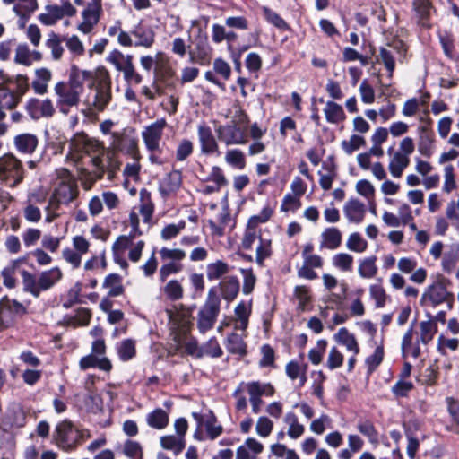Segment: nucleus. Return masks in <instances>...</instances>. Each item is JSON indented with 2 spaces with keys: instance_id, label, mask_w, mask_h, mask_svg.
I'll use <instances>...</instances> for the list:
<instances>
[{
  "instance_id": "1a4fd4ad",
  "label": "nucleus",
  "mask_w": 459,
  "mask_h": 459,
  "mask_svg": "<svg viewBox=\"0 0 459 459\" xmlns=\"http://www.w3.org/2000/svg\"><path fill=\"white\" fill-rule=\"evenodd\" d=\"M213 48L209 43L208 35L199 30L194 41V47L189 48V62L206 66L211 64L212 59Z\"/></svg>"
},
{
  "instance_id": "a19ab883",
  "label": "nucleus",
  "mask_w": 459,
  "mask_h": 459,
  "mask_svg": "<svg viewBox=\"0 0 459 459\" xmlns=\"http://www.w3.org/2000/svg\"><path fill=\"white\" fill-rule=\"evenodd\" d=\"M92 90H95V97L92 103L94 108L102 112L105 110L107 106L109 104L112 99L111 89L100 88V87H93Z\"/></svg>"
},
{
  "instance_id": "c03bdc74",
  "label": "nucleus",
  "mask_w": 459,
  "mask_h": 459,
  "mask_svg": "<svg viewBox=\"0 0 459 459\" xmlns=\"http://www.w3.org/2000/svg\"><path fill=\"white\" fill-rule=\"evenodd\" d=\"M410 163V160L407 156L397 152L394 154L391 160L388 169L390 173L394 178L402 177L403 171Z\"/></svg>"
},
{
  "instance_id": "13d9d810",
  "label": "nucleus",
  "mask_w": 459,
  "mask_h": 459,
  "mask_svg": "<svg viewBox=\"0 0 459 459\" xmlns=\"http://www.w3.org/2000/svg\"><path fill=\"white\" fill-rule=\"evenodd\" d=\"M333 264L342 272H351L353 256L347 253H339L333 255Z\"/></svg>"
},
{
  "instance_id": "37998d69",
  "label": "nucleus",
  "mask_w": 459,
  "mask_h": 459,
  "mask_svg": "<svg viewBox=\"0 0 459 459\" xmlns=\"http://www.w3.org/2000/svg\"><path fill=\"white\" fill-rule=\"evenodd\" d=\"M223 354V351L216 337L210 338L206 342L201 346L200 352L197 354V359H201L204 356H209L211 358H220Z\"/></svg>"
},
{
  "instance_id": "c9c22d12",
  "label": "nucleus",
  "mask_w": 459,
  "mask_h": 459,
  "mask_svg": "<svg viewBox=\"0 0 459 459\" xmlns=\"http://www.w3.org/2000/svg\"><path fill=\"white\" fill-rule=\"evenodd\" d=\"M377 256L371 255L359 260L358 273L361 278L371 279L374 278L378 271L377 265Z\"/></svg>"
},
{
  "instance_id": "ddd939ff",
  "label": "nucleus",
  "mask_w": 459,
  "mask_h": 459,
  "mask_svg": "<svg viewBox=\"0 0 459 459\" xmlns=\"http://www.w3.org/2000/svg\"><path fill=\"white\" fill-rule=\"evenodd\" d=\"M217 136L226 145L245 144L247 143L246 127H241L235 120L226 125H221L216 128Z\"/></svg>"
},
{
  "instance_id": "f257e3e1",
  "label": "nucleus",
  "mask_w": 459,
  "mask_h": 459,
  "mask_svg": "<svg viewBox=\"0 0 459 459\" xmlns=\"http://www.w3.org/2000/svg\"><path fill=\"white\" fill-rule=\"evenodd\" d=\"M30 87V79L27 74L12 75L4 69H0V136L7 132V125L3 122L6 117L4 109H15Z\"/></svg>"
},
{
  "instance_id": "a878e982",
  "label": "nucleus",
  "mask_w": 459,
  "mask_h": 459,
  "mask_svg": "<svg viewBox=\"0 0 459 459\" xmlns=\"http://www.w3.org/2000/svg\"><path fill=\"white\" fill-rule=\"evenodd\" d=\"M412 10L416 13L419 23L422 26H428L431 13L436 11V8L432 0H413Z\"/></svg>"
},
{
  "instance_id": "49530a36",
  "label": "nucleus",
  "mask_w": 459,
  "mask_h": 459,
  "mask_svg": "<svg viewBox=\"0 0 459 459\" xmlns=\"http://www.w3.org/2000/svg\"><path fill=\"white\" fill-rule=\"evenodd\" d=\"M160 446L167 450H172L178 455L186 447V441L184 438L176 437L173 435H167L160 437Z\"/></svg>"
},
{
  "instance_id": "39448f33",
  "label": "nucleus",
  "mask_w": 459,
  "mask_h": 459,
  "mask_svg": "<svg viewBox=\"0 0 459 459\" xmlns=\"http://www.w3.org/2000/svg\"><path fill=\"white\" fill-rule=\"evenodd\" d=\"M25 177L22 162L13 153L0 157V181L9 187L20 185Z\"/></svg>"
},
{
  "instance_id": "2eb2a0df",
  "label": "nucleus",
  "mask_w": 459,
  "mask_h": 459,
  "mask_svg": "<svg viewBox=\"0 0 459 459\" xmlns=\"http://www.w3.org/2000/svg\"><path fill=\"white\" fill-rule=\"evenodd\" d=\"M24 108L32 120H39L42 117L51 118L56 114L53 101L49 98L42 100L35 97L30 98L26 101Z\"/></svg>"
},
{
  "instance_id": "4c0bfd02",
  "label": "nucleus",
  "mask_w": 459,
  "mask_h": 459,
  "mask_svg": "<svg viewBox=\"0 0 459 459\" xmlns=\"http://www.w3.org/2000/svg\"><path fill=\"white\" fill-rule=\"evenodd\" d=\"M438 331L437 324L434 320L428 318L426 321L420 323V337L419 340L422 344L428 345Z\"/></svg>"
},
{
  "instance_id": "2f4dec72",
  "label": "nucleus",
  "mask_w": 459,
  "mask_h": 459,
  "mask_svg": "<svg viewBox=\"0 0 459 459\" xmlns=\"http://www.w3.org/2000/svg\"><path fill=\"white\" fill-rule=\"evenodd\" d=\"M219 224L212 219L207 221L209 227L211 228V234L215 237H222L225 234V227L231 221V215L229 211V207L225 206L222 208V212L218 216Z\"/></svg>"
},
{
  "instance_id": "de8ad7c7",
  "label": "nucleus",
  "mask_w": 459,
  "mask_h": 459,
  "mask_svg": "<svg viewBox=\"0 0 459 459\" xmlns=\"http://www.w3.org/2000/svg\"><path fill=\"white\" fill-rule=\"evenodd\" d=\"M376 63L384 65L388 72V77H393L395 70V60L390 50L385 47H380L379 54L376 56Z\"/></svg>"
},
{
  "instance_id": "393cba45",
  "label": "nucleus",
  "mask_w": 459,
  "mask_h": 459,
  "mask_svg": "<svg viewBox=\"0 0 459 459\" xmlns=\"http://www.w3.org/2000/svg\"><path fill=\"white\" fill-rule=\"evenodd\" d=\"M136 40L134 41V47H144L146 48H151L155 41V33L152 28L143 25H137L131 31Z\"/></svg>"
},
{
  "instance_id": "72a5a7b5",
  "label": "nucleus",
  "mask_w": 459,
  "mask_h": 459,
  "mask_svg": "<svg viewBox=\"0 0 459 459\" xmlns=\"http://www.w3.org/2000/svg\"><path fill=\"white\" fill-rule=\"evenodd\" d=\"M169 414L161 408H156L147 414V424L156 429H163L169 425Z\"/></svg>"
},
{
  "instance_id": "5701e85b",
  "label": "nucleus",
  "mask_w": 459,
  "mask_h": 459,
  "mask_svg": "<svg viewBox=\"0 0 459 459\" xmlns=\"http://www.w3.org/2000/svg\"><path fill=\"white\" fill-rule=\"evenodd\" d=\"M182 185V173L179 170H172L168 173L160 184L159 190L163 197L176 193Z\"/></svg>"
},
{
  "instance_id": "aec40b11",
  "label": "nucleus",
  "mask_w": 459,
  "mask_h": 459,
  "mask_svg": "<svg viewBox=\"0 0 459 459\" xmlns=\"http://www.w3.org/2000/svg\"><path fill=\"white\" fill-rule=\"evenodd\" d=\"M166 126V119L160 118L145 127L144 131L142 133V136L146 149H157V143L160 142Z\"/></svg>"
},
{
  "instance_id": "0e129e2a",
  "label": "nucleus",
  "mask_w": 459,
  "mask_h": 459,
  "mask_svg": "<svg viewBox=\"0 0 459 459\" xmlns=\"http://www.w3.org/2000/svg\"><path fill=\"white\" fill-rule=\"evenodd\" d=\"M439 42L444 51L445 56L450 60L455 59V40L454 37L449 32H445L439 35Z\"/></svg>"
},
{
  "instance_id": "4d7b16f0",
  "label": "nucleus",
  "mask_w": 459,
  "mask_h": 459,
  "mask_svg": "<svg viewBox=\"0 0 459 459\" xmlns=\"http://www.w3.org/2000/svg\"><path fill=\"white\" fill-rule=\"evenodd\" d=\"M261 354H262V358L259 360L260 368H268V367L275 368L276 367V365H275V359H276L275 351L270 344L265 343V344L262 345Z\"/></svg>"
},
{
  "instance_id": "8fccbe9b",
  "label": "nucleus",
  "mask_w": 459,
  "mask_h": 459,
  "mask_svg": "<svg viewBox=\"0 0 459 459\" xmlns=\"http://www.w3.org/2000/svg\"><path fill=\"white\" fill-rule=\"evenodd\" d=\"M325 246L329 249H336L342 244V233L339 229L331 227L322 233Z\"/></svg>"
},
{
  "instance_id": "052dcab7",
  "label": "nucleus",
  "mask_w": 459,
  "mask_h": 459,
  "mask_svg": "<svg viewBox=\"0 0 459 459\" xmlns=\"http://www.w3.org/2000/svg\"><path fill=\"white\" fill-rule=\"evenodd\" d=\"M346 246L351 251L362 253L367 250L368 242L362 238L359 232H354L350 235Z\"/></svg>"
},
{
  "instance_id": "e433bc0d",
  "label": "nucleus",
  "mask_w": 459,
  "mask_h": 459,
  "mask_svg": "<svg viewBox=\"0 0 459 459\" xmlns=\"http://www.w3.org/2000/svg\"><path fill=\"white\" fill-rule=\"evenodd\" d=\"M117 352L122 361H128L136 356L135 341L125 339L117 344Z\"/></svg>"
},
{
  "instance_id": "f704fd0d",
  "label": "nucleus",
  "mask_w": 459,
  "mask_h": 459,
  "mask_svg": "<svg viewBox=\"0 0 459 459\" xmlns=\"http://www.w3.org/2000/svg\"><path fill=\"white\" fill-rule=\"evenodd\" d=\"M324 112L327 122L331 124H338L346 118L342 107L333 100L326 102Z\"/></svg>"
},
{
  "instance_id": "9d476101",
  "label": "nucleus",
  "mask_w": 459,
  "mask_h": 459,
  "mask_svg": "<svg viewBox=\"0 0 459 459\" xmlns=\"http://www.w3.org/2000/svg\"><path fill=\"white\" fill-rule=\"evenodd\" d=\"M177 81L176 71L169 63H160L156 65L152 83L156 94L160 96L164 94L165 90H175Z\"/></svg>"
},
{
  "instance_id": "9b49d317",
  "label": "nucleus",
  "mask_w": 459,
  "mask_h": 459,
  "mask_svg": "<svg viewBox=\"0 0 459 459\" xmlns=\"http://www.w3.org/2000/svg\"><path fill=\"white\" fill-rule=\"evenodd\" d=\"M56 95L57 96L56 107L59 112L64 115L70 113L71 108L78 106L80 103L81 93L73 89L65 81H60L54 87Z\"/></svg>"
},
{
  "instance_id": "c85d7f7f",
  "label": "nucleus",
  "mask_w": 459,
  "mask_h": 459,
  "mask_svg": "<svg viewBox=\"0 0 459 459\" xmlns=\"http://www.w3.org/2000/svg\"><path fill=\"white\" fill-rule=\"evenodd\" d=\"M39 144L36 135L29 133L18 134L14 137V145L18 152L23 154H31Z\"/></svg>"
},
{
  "instance_id": "c756f323",
  "label": "nucleus",
  "mask_w": 459,
  "mask_h": 459,
  "mask_svg": "<svg viewBox=\"0 0 459 459\" xmlns=\"http://www.w3.org/2000/svg\"><path fill=\"white\" fill-rule=\"evenodd\" d=\"M344 213L350 221L359 223L365 215V205L358 199H351L346 203Z\"/></svg>"
},
{
  "instance_id": "774afa93",
  "label": "nucleus",
  "mask_w": 459,
  "mask_h": 459,
  "mask_svg": "<svg viewBox=\"0 0 459 459\" xmlns=\"http://www.w3.org/2000/svg\"><path fill=\"white\" fill-rule=\"evenodd\" d=\"M446 403L452 423L455 427H459V398L447 396L446 398Z\"/></svg>"
},
{
  "instance_id": "f8f14e48",
  "label": "nucleus",
  "mask_w": 459,
  "mask_h": 459,
  "mask_svg": "<svg viewBox=\"0 0 459 459\" xmlns=\"http://www.w3.org/2000/svg\"><path fill=\"white\" fill-rule=\"evenodd\" d=\"M70 148L78 153L87 155L105 154V146L98 139L90 137L84 132L76 133L70 141Z\"/></svg>"
},
{
  "instance_id": "864d4df0",
  "label": "nucleus",
  "mask_w": 459,
  "mask_h": 459,
  "mask_svg": "<svg viewBox=\"0 0 459 459\" xmlns=\"http://www.w3.org/2000/svg\"><path fill=\"white\" fill-rule=\"evenodd\" d=\"M17 270V262H11L2 269L1 276L3 278V284L6 288L13 289L16 287L17 280L15 278V274Z\"/></svg>"
},
{
  "instance_id": "4468645a",
  "label": "nucleus",
  "mask_w": 459,
  "mask_h": 459,
  "mask_svg": "<svg viewBox=\"0 0 459 459\" xmlns=\"http://www.w3.org/2000/svg\"><path fill=\"white\" fill-rule=\"evenodd\" d=\"M73 431L74 425L68 420H65L56 426L53 437L59 448L63 449L64 451L70 452L77 447L79 439L82 437V431L77 430V437L72 441L70 436Z\"/></svg>"
},
{
  "instance_id": "f03ea898",
  "label": "nucleus",
  "mask_w": 459,
  "mask_h": 459,
  "mask_svg": "<svg viewBox=\"0 0 459 459\" xmlns=\"http://www.w3.org/2000/svg\"><path fill=\"white\" fill-rule=\"evenodd\" d=\"M21 276L23 290L31 294L34 298H39L42 291L48 290L63 278V273L58 266H55L43 271L38 280L33 273L26 270L21 271Z\"/></svg>"
},
{
  "instance_id": "603ef678",
  "label": "nucleus",
  "mask_w": 459,
  "mask_h": 459,
  "mask_svg": "<svg viewBox=\"0 0 459 459\" xmlns=\"http://www.w3.org/2000/svg\"><path fill=\"white\" fill-rule=\"evenodd\" d=\"M164 294L170 301H177L183 298L184 289L178 280H170L163 289Z\"/></svg>"
},
{
  "instance_id": "09e8293b",
  "label": "nucleus",
  "mask_w": 459,
  "mask_h": 459,
  "mask_svg": "<svg viewBox=\"0 0 459 459\" xmlns=\"http://www.w3.org/2000/svg\"><path fill=\"white\" fill-rule=\"evenodd\" d=\"M273 255V248H272V240L263 238L261 235H259V245L256 248V256H255V262L260 265L263 266L264 260L270 258Z\"/></svg>"
},
{
  "instance_id": "20e7f679",
  "label": "nucleus",
  "mask_w": 459,
  "mask_h": 459,
  "mask_svg": "<svg viewBox=\"0 0 459 459\" xmlns=\"http://www.w3.org/2000/svg\"><path fill=\"white\" fill-rule=\"evenodd\" d=\"M180 308L181 311L176 314L168 311L170 323L169 335L176 343V351L186 341L193 327L192 310L184 305H181Z\"/></svg>"
},
{
  "instance_id": "680f3d73",
  "label": "nucleus",
  "mask_w": 459,
  "mask_h": 459,
  "mask_svg": "<svg viewBox=\"0 0 459 459\" xmlns=\"http://www.w3.org/2000/svg\"><path fill=\"white\" fill-rule=\"evenodd\" d=\"M82 290V284L77 281L68 291L67 299L63 302V307L69 309L74 305L82 303L80 295Z\"/></svg>"
},
{
  "instance_id": "7ed1b4c3",
  "label": "nucleus",
  "mask_w": 459,
  "mask_h": 459,
  "mask_svg": "<svg viewBox=\"0 0 459 459\" xmlns=\"http://www.w3.org/2000/svg\"><path fill=\"white\" fill-rule=\"evenodd\" d=\"M221 312V297L217 287L209 289L206 299L197 314V328L201 333L212 329Z\"/></svg>"
},
{
  "instance_id": "0eeeda50",
  "label": "nucleus",
  "mask_w": 459,
  "mask_h": 459,
  "mask_svg": "<svg viewBox=\"0 0 459 459\" xmlns=\"http://www.w3.org/2000/svg\"><path fill=\"white\" fill-rule=\"evenodd\" d=\"M452 285L449 279L443 275H438L430 285H429L422 293L420 304L422 307H437L444 304L446 297L450 294L448 287Z\"/></svg>"
},
{
  "instance_id": "cd10ccee",
  "label": "nucleus",
  "mask_w": 459,
  "mask_h": 459,
  "mask_svg": "<svg viewBox=\"0 0 459 459\" xmlns=\"http://www.w3.org/2000/svg\"><path fill=\"white\" fill-rule=\"evenodd\" d=\"M204 417L203 427L205 428L206 436L209 439L214 440L223 433V427L218 424V419L213 411L208 410Z\"/></svg>"
},
{
  "instance_id": "473e14b6",
  "label": "nucleus",
  "mask_w": 459,
  "mask_h": 459,
  "mask_svg": "<svg viewBox=\"0 0 459 459\" xmlns=\"http://www.w3.org/2000/svg\"><path fill=\"white\" fill-rule=\"evenodd\" d=\"M334 338L338 343L344 345L348 351H352L355 355L359 353L358 342L354 334L351 333L347 328H340Z\"/></svg>"
},
{
  "instance_id": "bb28decb",
  "label": "nucleus",
  "mask_w": 459,
  "mask_h": 459,
  "mask_svg": "<svg viewBox=\"0 0 459 459\" xmlns=\"http://www.w3.org/2000/svg\"><path fill=\"white\" fill-rule=\"evenodd\" d=\"M224 345L230 354L238 355L243 358L248 353L247 342L237 333H230L224 342Z\"/></svg>"
},
{
  "instance_id": "ea45409f",
  "label": "nucleus",
  "mask_w": 459,
  "mask_h": 459,
  "mask_svg": "<svg viewBox=\"0 0 459 459\" xmlns=\"http://www.w3.org/2000/svg\"><path fill=\"white\" fill-rule=\"evenodd\" d=\"M230 272L229 264L222 261L217 260L214 263H210L206 266V276L209 281H215L221 279Z\"/></svg>"
},
{
  "instance_id": "69168bd1",
  "label": "nucleus",
  "mask_w": 459,
  "mask_h": 459,
  "mask_svg": "<svg viewBox=\"0 0 459 459\" xmlns=\"http://www.w3.org/2000/svg\"><path fill=\"white\" fill-rule=\"evenodd\" d=\"M194 152V143L189 139H182L176 149L177 161H184Z\"/></svg>"
},
{
  "instance_id": "a18cd8bd",
  "label": "nucleus",
  "mask_w": 459,
  "mask_h": 459,
  "mask_svg": "<svg viewBox=\"0 0 459 459\" xmlns=\"http://www.w3.org/2000/svg\"><path fill=\"white\" fill-rule=\"evenodd\" d=\"M385 357L384 345L380 344L377 346L373 354L369 355L365 359V365L367 367V374L368 376L372 375L377 368L383 362Z\"/></svg>"
},
{
  "instance_id": "4be33fe9",
  "label": "nucleus",
  "mask_w": 459,
  "mask_h": 459,
  "mask_svg": "<svg viewBox=\"0 0 459 459\" xmlns=\"http://www.w3.org/2000/svg\"><path fill=\"white\" fill-rule=\"evenodd\" d=\"M91 78V71L80 69L77 65L72 64L69 69L68 81L65 82L82 94L84 91V82H90Z\"/></svg>"
},
{
  "instance_id": "79ce46f5",
  "label": "nucleus",
  "mask_w": 459,
  "mask_h": 459,
  "mask_svg": "<svg viewBox=\"0 0 459 459\" xmlns=\"http://www.w3.org/2000/svg\"><path fill=\"white\" fill-rule=\"evenodd\" d=\"M357 429L360 434L368 437L371 444L378 445V431L371 420L366 419L359 420Z\"/></svg>"
},
{
  "instance_id": "5fc2aeb1",
  "label": "nucleus",
  "mask_w": 459,
  "mask_h": 459,
  "mask_svg": "<svg viewBox=\"0 0 459 459\" xmlns=\"http://www.w3.org/2000/svg\"><path fill=\"white\" fill-rule=\"evenodd\" d=\"M273 212V208L267 204L262 208L259 214L253 215L248 219L247 226L249 228H257L259 224L267 222L272 218Z\"/></svg>"
},
{
  "instance_id": "7c9ffc66",
  "label": "nucleus",
  "mask_w": 459,
  "mask_h": 459,
  "mask_svg": "<svg viewBox=\"0 0 459 459\" xmlns=\"http://www.w3.org/2000/svg\"><path fill=\"white\" fill-rule=\"evenodd\" d=\"M122 282V276L118 273H112L105 277L102 287L109 289L108 292V297H118L125 292V287Z\"/></svg>"
},
{
  "instance_id": "e2e57ef3",
  "label": "nucleus",
  "mask_w": 459,
  "mask_h": 459,
  "mask_svg": "<svg viewBox=\"0 0 459 459\" xmlns=\"http://www.w3.org/2000/svg\"><path fill=\"white\" fill-rule=\"evenodd\" d=\"M240 273L243 275V286L242 291L245 295H249L255 290L256 283V276L253 272L252 268L240 269Z\"/></svg>"
},
{
  "instance_id": "6ab92c4d",
  "label": "nucleus",
  "mask_w": 459,
  "mask_h": 459,
  "mask_svg": "<svg viewBox=\"0 0 459 459\" xmlns=\"http://www.w3.org/2000/svg\"><path fill=\"white\" fill-rule=\"evenodd\" d=\"M197 135L203 154L212 155L219 152V145L212 134V128L204 122L198 125Z\"/></svg>"
},
{
  "instance_id": "b1692460",
  "label": "nucleus",
  "mask_w": 459,
  "mask_h": 459,
  "mask_svg": "<svg viewBox=\"0 0 459 459\" xmlns=\"http://www.w3.org/2000/svg\"><path fill=\"white\" fill-rule=\"evenodd\" d=\"M112 80L109 71L104 65H99L94 71H91V78L88 82V88L93 87L111 89Z\"/></svg>"
},
{
  "instance_id": "a211bd4d",
  "label": "nucleus",
  "mask_w": 459,
  "mask_h": 459,
  "mask_svg": "<svg viewBox=\"0 0 459 459\" xmlns=\"http://www.w3.org/2000/svg\"><path fill=\"white\" fill-rule=\"evenodd\" d=\"M428 125L419 127L418 151L429 159L434 153L435 133L431 128L432 119L428 118Z\"/></svg>"
},
{
  "instance_id": "412c9836",
  "label": "nucleus",
  "mask_w": 459,
  "mask_h": 459,
  "mask_svg": "<svg viewBox=\"0 0 459 459\" xmlns=\"http://www.w3.org/2000/svg\"><path fill=\"white\" fill-rule=\"evenodd\" d=\"M216 287L221 293V299H223L229 304L237 299L240 290V283L236 275L225 277Z\"/></svg>"
},
{
  "instance_id": "423d86ee",
  "label": "nucleus",
  "mask_w": 459,
  "mask_h": 459,
  "mask_svg": "<svg viewBox=\"0 0 459 459\" xmlns=\"http://www.w3.org/2000/svg\"><path fill=\"white\" fill-rule=\"evenodd\" d=\"M106 60L114 65L115 68L123 73V77L127 84H140L143 81V76L136 71L134 65L133 55H124L118 49H113Z\"/></svg>"
},
{
  "instance_id": "58836bf2",
  "label": "nucleus",
  "mask_w": 459,
  "mask_h": 459,
  "mask_svg": "<svg viewBox=\"0 0 459 459\" xmlns=\"http://www.w3.org/2000/svg\"><path fill=\"white\" fill-rule=\"evenodd\" d=\"M47 13H40L38 16L39 21L46 26L55 25L57 21L63 18L61 8L57 4H48L45 6Z\"/></svg>"
},
{
  "instance_id": "dca6fc26",
  "label": "nucleus",
  "mask_w": 459,
  "mask_h": 459,
  "mask_svg": "<svg viewBox=\"0 0 459 459\" xmlns=\"http://www.w3.org/2000/svg\"><path fill=\"white\" fill-rule=\"evenodd\" d=\"M102 12V0L89 2L86 8L82 12V22L77 26V29L83 34L91 33L94 26L100 22Z\"/></svg>"
},
{
  "instance_id": "f3484780",
  "label": "nucleus",
  "mask_w": 459,
  "mask_h": 459,
  "mask_svg": "<svg viewBox=\"0 0 459 459\" xmlns=\"http://www.w3.org/2000/svg\"><path fill=\"white\" fill-rule=\"evenodd\" d=\"M78 195V185L74 179L63 180L54 189L50 204H56L57 206L61 204H68L76 199Z\"/></svg>"
},
{
  "instance_id": "bf43d9fd",
  "label": "nucleus",
  "mask_w": 459,
  "mask_h": 459,
  "mask_svg": "<svg viewBox=\"0 0 459 459\" xmlns=\"http://www.w3.org/2000/svg\"><path fill=\"white\" fill-rule=\"evenodd\" d=\"M226 161L238 169H243L246 167V158L242 151L238 149L230 150L225 155Z\"/></svg>"
},
{
  "instance_id": "3c124183",
  "label": "nucleus",
  "mask_w": 459,
  "mask_h": 459,
  "mask_svg": "<svg viewBox=\"0 0 459 459\" xmlns=\"http://www.w3.org/2000/svg\"><path fill=\"white\" fill-rule=\"evenodd\" d=\"M294 296L299 300L298 308L301 311L307 310L312 301L309 287L306 285L296 286L294 289Z\"/></svg>"
},
{
  "instance_id": "6e6d98bb",
  "label": "nucleus",
  "mask_w": 459,
  "mask_h": 459,
  "mask_svg": "<svg viewBox=\"0 0 459 459\" xmlns=\"http://www.w3.org/2000/svg\"><path fill=\"white\" fill-rule=\"evenodd\" d=\"M413 389L414 385L411 381L398 379V381L392 386L391 392L395 398L399 399L408 397Z\"/></svg>"
},
{
  "instance_id": "338daca9",
  "label": "nucleus",
  "mask_w": 459,
  "mask_h": 459,
  "mask_svg": "<svg viewBox=\"0 0 459 459\" xmlns=\"http://www.w3.org/2000/svg\"><path fill=\"white\" fill-rule=\"evenodd\" d=\"M46 46L51 49L53 59L59 60L64 53V48L61 45V39L57 34L52 32L49 39L46 41Z\"/></svg>"
},
{
  "instance_id": "6e6552de",
  "label": "nucleus",
  "mask_w": 459,
  "mask_h": 459,
  "mask_svg": "<svg viewBox=\"0 0 459 459\" xmlns=\"http://www.w3.org/2000/svg\"><path fill=\"white\" fill-rule=\"evenodd\" d=\"M28 313L27 307L15 299L7 295L0 299V331L13 326L16 316L22 317Z\"/></svg>"
}]
</instances>
